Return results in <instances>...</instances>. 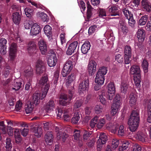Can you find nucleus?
I'll return each mask as SVG.
<instances>
[{
    "label": "nucleus",
    "instance_id": "nucleus-1",
    "mask_svg": "<svg viewBox=\"0 0 151 151\" xmlns=\"http://www.w3.org/2000/svg\"><path fill=\"white\" fill-rule=\"evenodd\" d=\"M107 71V68L104 66L101 67L98 70L95 79V82L97 83L94 87L95 91L99 90L101 86L104 84V75L106 74Z\"/></svg>",
    "mask_w": 151,
    "mask_h": 151
},
{
    "label": "nucleus",
    "instance_id": "nucleus-2",
    "mask_svg": "<svg viewBox=\"0 0 151 151\" xmlns=\"http://www.w3.org/2000/svg\"><path fill=\"white\" fill-rule=\"evenodd\" d=\"M139 120V112L137 110L133 111L128 121L129 128L132 132L135 131L137 129Z\"/></svg>",
    "mask_w": 151,
    "mask_h": 151
},
{
    "label": "nucleus",
    "instance_id": "nucleus-3",
    "mask_svg": "<svg viewBox=\"0 0 151 151\" xmlns=\"http://www.w3.org/2000/svg\"><path fill=\"white\" fill-rule=\"evenodd\" d=\"M130 72L131 74L133 75L135 85L138 88L140 87L141 78L139 66L137 65H133L130 68Z\"/></svg>",
    "mask_w": 151,
    "mask_h": 151
},
{
    "label": "nucleus",
    "instance_id": "nucleus-4",
    "mask_svg": "<svg viewBox=\"0 0 151 151\" xmlns=\"http://www.w3.org/2000/svg\"><path fill=\"white\" fill-rule=\"evenodd\" d=\"M105 124V120L102 118L99 119V117L96 116L91 120L90 125L91 127H94L96 124H97V127L99 129L102 128Z\"/></svg>",
    "mask_w": 151,
    "mask_h": 151
},
{
    "label": "nucleus",
    "instance_id": "nucleus-5",
    "mask_svg": "<svg viewBox=\"0 0 151 151\" xmlns=\"http://www.w3.org/2000/svg\"><path fill=\"white\" fill-rule=\"evenodd\" d=\"M73 67V61L68 60L66 62L64 65L62 72V76L66 77L71 72Z\"/></svg>",
    "mask_w": 151,
    "mask_h": 151
},
{
    "label": "nucleus",
    "instance_id": "nucleus-6",
    "mask_svg": "<svg viewBox=\"0 0 151 151\" xmlns=\"http://www.w3.org/2000/svg\"><path fill=\"white\" fill-rule=\"evenodd\" d=\"M17 46L16 43H12L9 48V58L10 60H13L16 57Z\"/></svg>",
    "mask_w": 151,
    "mask_h": 151
},
{
    "label": "nucleus",
    "instance_id": "nucleus-7",
    "mask_svg": "<svg viewBox=\"0 0 151 151\" xmlns=\"http://www.w3.org/2000/svg\"><path fill=\"white\" fill-rule=\"evenodd\" d=\"M37 74L40 75L44 73L46 70L45 63L40 59H39L36 62V65Z\"/></svg>",
    "mask_w": 151,
    "mask_h": 151
},
{
    "label": "nucleus",
    "instance_id": "nucleus-8",
    "mask_svg": "<svg viewBox=\"0 0 151 151\" xmlns=\"http://www.w3.org/2000/svg\"><path fill=\"white\" fill-rule=\"evenodd\" d=\"M99 138L97 144V150L99 151L102 147V145L106 143L107 139L105 134L103 133H100Z\"/></svg>",
    "mask_w": 151,
    "mask_h": 151
},
{
    "label": "nucleus",
    "instance_id": "nucleus-9",
    "mask_svg": "<svg viewBox=\"0 0 151 151\" xmlns=\"http://www.w3.org/2000/svg\"><path fill=\"white\" fill-rule=\"evenodd\" d=\"M89 86V80H85L81 82L79 86L78 92L80 94L85 93Z\"/></svg>",
    "mask_w": 151,
    "mask_h": 151
},
{
    "label": "nucleus",
    "instance_id": "nucleus-10",
    "mask_svg": "<svg viewBox=\"0 0 151 151\" xmlns=\"http://www.w3.org/2000/svg\"><path fill=\"white\" fill-rule=\"evenodd\" d=\"M73 95H60V104L63 106L66 105V103H70L73 97Z\"/></svg>",
    "mask_w": 151,
    "mask_h": 151
},
{
    "label": "nucleus",
    "instance_id": "nucleus-11",
    "mask_svg": "<svg viewBox=\"0 0 151 151\" xmlns=\"http://www.w3.org/2000/svg\"><path fill=\"white\" fill-rule=\"evenodd\" d=\"M41 29V27L40 25L36 23H34L31 27L30 35L31 36H35L40 33Z\"/></svg>",
    "mask_w": 151,
    "mask_h": 151
},
{
    "label": "nucleus",
    "instance_id": "nucleus-12",
    "mask_svg": "<svg viewBox=\"0 0 151 151\" xmlns=\"http://www.w3.org/2000/svg\"><path fill=\"white\" fill-rule=\"evenodd\" d=\"M141 8L145 12L150 13L151 11V4L148 0H141Z\"/></svg>",
    "mask_w": 151,
    "mask_h": 151
},
{
    "label": "nucleus",
    "instance_id": "nucleus-13",
    "mask_svg": "<svg viewBox=\"0 0 151 151\" xmlns=\"http://www.w3.org/2000/svg\"><path fill=\"white\" fill-rule=\"evenodd\" d=\"M109 14L107 13L108 16H119L120 10L118 7L115 5H113L110 8H109Z\"/></svg>",
    "mask_w": 151,
    "mask_h": 151
},
{
    "label": "nucleus",
    "instance_id": "nucleus-14",
    "mask_svg": "<svg viewBox=\"0 0 151 151\" xmlns=\"http://www.w3.org/2000/svg\"><path fill=\"white\" fill-rule=\"evenodd\" d=\"M96 63L93 60L90 61L88 65V70L89 75L93 76L96 70Z\"/></svg>",
    "mask_w": 151,
    "mask_h": 151
},
{
    "label": "nucleus",
    "instance_id": "nucleus-15",
    "mask_svg": "<svg viewBox=\"0 0 151 151\" xmlns=\"http://www.w3.org/2000/svg\"><path fill=\"white\" fill-rule=\"evenodd\" d=\"M57 62V57L55 53L51 54L48 58L47 63L50 67H54L56 64Z\"/></svg>",
    "mask_w": 151,
    "mask_h": 151
},
{
    "label": "nucleus",
    "instance_id": "nucleus-16",
    "mask_svg": "<svg viewBox=\"0 0 151 151\" xmlns=\"http://www.w3.org/2000/svg\"><path fill=\"white\" fill-rule=\"evenodd\" d=\"M55 130L57 133V138L58 140L61 138L63 142H65L68 137V135L65 133H63L61 129H59L58 127H56Z\"/></svg>",
    "mask_w": 151,
    "mask_h": 151
},
{
    "label": "nucleus",
    "instance_id": "nucleus-17",
    "mask_svg": "<svg viewBox=\"0 0 151 151\" xmlns=\"http://www.w3.org/2000/svg\"><path fill=\"white\" fill-rule=\"evenodd\" d=\"M78 41H75L71 43L66 51V54L68 55H71L75 52L78 46Z\"/></svg>",
    "mask_w": 151,
    "mask_h": 151
},
{
    "label": "nucleus",
    "instance_id": "nucleus-18",
    "mask_svg": "<svg viewBox=\"0 0 151 151\" xmlns=\"http://www.w3.org/2000/svg\"><path fill=\"white\" fill-rule=\"evenodd\" d=\"M7 42L5 38H1L0 40V52L2 55H4L6 53Z\"/></svg>",
    "mask_w": 151,
    "mask_h": 151
},
{
    "label": "nucleus",
    "instance_id": "nucleus-19",
    "mask_svg": "<svg viewBox=\"0 0 151 151\" xmlns=\"http://www.w3.org/2000/svg\"><path fill=\"white\" fill-rule=\"evenodd\" d=\"M135 137L139 140L143 142H145L147 140V135L146 133L141 131H138Z\"/></svg>",
    "mask_w": 151,
    "mask_h": 151
},
{
    "label": "nucleus",
    "instance_id": "nucleus-20",
    "mask_svg": "<svg viewBox=\"0 0 151 151\" xmlns=\"http://www.w3.org/2000/svg\"><path fill=\"white\" fill-rule=\"evenodd\" d=\"M112 107L119 109L121 105V101L119 95H116L113 99Z\"/></svg>",
    "mask_w": 151,
    "mask_h": 151
},
{
    "label": "nucleus",
    "instance_id": "nucleus-21",
    "mask_svg": "<svg viewBox=\"0 0 151 151\" xmlns=\"http://www.w3.org/2000/svg\"><path fill=\"white\" fill-rule=\"evenodd\" d=\"M38 44L41 53L43 55L45 54L47 49L46 42L43 40H40Z\"/></svg>",
    "mask_w": 151,
    "mask_h": 151
},
{
    "label": "nucleus",
    "instance_id": "nucleus-22",
    "mask_svg": "<svg viewBox=\"0 0 151 151\" xmlns=\"http://www.w3.org/2000/svg\"><path fill=\"white\" fill-rule=\"evenodd\" d=\"M118 129V134L119 136H122L124 135L125 132V128L123 125H121L119 127L118 124H116L115 127V129L113 131L114 132H116Z\"/></svg>",
    "mask_w": 151,
    "mask_h": 151
},
{
    "label": "nucleus",
    "instance_id": "nucleus-23",
    "mask_svg": "<svg viewBox=\"0 0 151 151\" xmlns=\"http://www.w3.org/2000/svg\"><path fill=\"white\" fill-rule=\"evenodd\" d=\"M12 18L14 23L18 24L20 23L21 20V15L19 12H14L12 16Z\"/></svg>",
    "mask_w": 151,
    "mask_h": 151
},
{
    "label": "nucleus",
    "instance_id": "nucleus-24",
    "mask_svg": "<svg viewBox=\"0 0 151 151\" xmlns=\"http://www.w3.org/2000/svg\"><path fill=\"white\" fill-rule=\"evenodd\" d=\"M46 95H33L32 97V104H35L36 106L40 102V100H42L45 97Z\"/></svg>",
    "mask_w": 151,
    "mask_h": 151
},
{
    "label": "nucleus",
    "instance_id": "nucleus-25",
    "mask_svg": "<svg viewBox=\"0 0 151 151\" xmlns=\"http://www.w3.org/2000/svg\"><path fill=\"white\" fill-rule=\"evenodd\" d=\"M137 37L139 42H143L145 37V31L143 29H139L137 32Z\"/></svg>",
    "mask_w": 151,
    "mask_h": 151
},
{
    "label": "nucleus",
    "instance_id": "nucleus-26",
    "mask_svg": "<svg viewBox=\"0 0 151 151\" xmlns=\"http://www.w3.org/2000/svg\"><path fill=\"white\" fill-rule=\"evenodd\" d=\"M36 45L34 42H29L28 44L27 50L29 53L31 55L35 50Z\"/></svg>",
    "mask_w": 151,
    "mask_h": 151
},
{
    "label": "nucleus",
    "instance_id": "nucleus-27",
    "mask_svg": "<svg viewBox=\"0 0 151 151\" xmlns=\"http://www.w3.org/2000/svg\"><path fill=\"white\" fill-rule=\"evenodd\" d=\"M91 45L90 42L87 41H86L82 45L81 47V50L82 53L86 54L90 50Z\"/></svg>",
    "mask_w": 151,
    "mask_h": 151
},
{
    "label": "nucleus",
    "instance_id": "nucleus-28",
    "mask_svg": "<svg viewBox=\"0 0 151 151\" xmlns=\"http://www.w3.org/2000/svg\"><path fill=\"white\" fill-rule=\"evenodd\" d=\"M23 82L22 80L17 79L14 83V87L12 88V89L18 91L22 87L23 88L24 85L22 83Z\"/></svg>",
    "mask_w": 151,
    "mask_h": 151
},
{
    "label": "nucleus",
    "instance_id": "nucleus-29",
    "mask_svg": "<svg viewBox=\"0 0 151 151\" xmlns=\"http://www.w3.org/2000/svg\"><path fill=\"white\" fill-rule=\"evenodd\" d=\"M35 105L30 101H28L26 105L25 111L27 114L31 113L33 111Z\"/></svg>",
    "mask_w": 151,
    "mask_h": 151
},
{
    "label": "nucleus",
    "instance_id": "nucleus-30",
    "mask_svg": "<svg viewBox=\"0 0 151 151\" xmlns=\"http://www.w3.org/2000/svg\"><path fill=\"white\" fill-rule=\"evenodd\" d=\"M45 141L47 144L52 143L53 142V137L51 132H47L45 136Z\"/></svg>",
    "mask_w": 151,
    "mask_h": 151
},
{
    "label": "nucleus",
    "instance_id": "nucleus-31",
    "mask_svg": "<svg viewBox=\"0 0 151 151\" xmlns=\"http://www.w3.org/2000/svg\"><path fill=\"white\" fill-rule=\"evenodd\" d=\"M24 76L27 78H29V81H31L33 77L34 73L33 70L31 67H29L28 69L24 71Z\"/></svg>",
    "mask_w": 151,
    "mask_h": 151
},
{
    "label": "nucleus",
    "instance_id": "nucleus-32",
    "mask_svg": "<svg viewBox=\"0 0 151 151\" xmlns=\"http://www.w3.org/2000/svg\"><path fill=\"white\" fill-rule=\"evenodd\" d=\"M10 81L11 79L9 78L5 81L4 80L2 81L1 83L3 86V88L4 89V91L6 93L8 92L9 89V86Z\"/></svg>",
    "mask_w": 151,
    "mask_h": 151
},
{
    "label": "nucleus",
    "instance_id": "nucleus-33",
    "mask_svg": "<svg viewBox=\"0 0 151 151\" xmlns=\"http://www.w3.org/2000/svg\"><path fill=\"white\" fill-rule=\"evenodd\" d=\"M148 19L147 15H145L142 16L138 21V25L143 26L145 25Z\"/></svg>",
    "mask_w": 151,
    "mask_h": 151
},
{
    "label": "nucleus",
    "instance_id": "nucleus-34",
    "mask_svg": "<svg viewBox=\"0 0 151 151\" xmlns=\"http://www.w3.org/2000/svg\"><path fill=\"white\" fill-rule=\"evenodd\" d=\"M33 132L35 135L37 137H40L42 134V129L40 127H34Z\"/></svg>",
    "mask_w": 151,
    "mask_h": 151
},
{
    "label": "nucleus",
    "instance_id": "nucleus-35",
    "mask_svg": "<svg viewBox=\"0 0 151 151\" xmlns=\"http://www.w3.org/2000/svg\"><path fill=\"white\" fill-rule=\"evenodd\" d=\"M142 65L145 75L147 76L148 74V63L147 61L145 60H144L142 62Z\"/></svg>",
    "mask_w": 151,
    "mask_h": 151
},
{
    "label": "nucleus",
    "instance_id": "nucleus-36",
    "mask_svg": "<svg viewBox=\"0 0 151 151\" xmlns=\"http://www.w3.org/2000/svg\"><path fill=\"white\" fill-rule=\"evenodd\" d=\"M48 82V76L46 74H44L43 75L40 79L39 81V83L42 85L49 83Z\"/></svg>",
    "mask_w": 151,
    "mask_h": 151
},
{
    "label": "nucleus",
    "instance_id": "nucleus-37",
    "mask_svg": "<svg viewBox=\"0 0 151 151\" xmlns=\"http://www.w3.org/2000/svg\"><path fill=\"white\" fill-rule=\"evenodd\" d=\"M55 104L54 101L50 100L47 103L45 106V109L47 111H51L55 108Z\"/></svg>",
    "mask_w": 151,
    "mask_h": 151
},
{
    "label": "nucleus",
    "instance_id": "nucleus-38",
    "mask_svg": "<svg viewBox=\"0 0 151 151\" xmlns=\"http://www.w3.org/2000/svg\"><path fill=\"white\" fill-rule=\"evenodd\" d=\"M108 92L109 94H114L115 92V88L114 83L110 82L108 85Z\"/></svg>",
    "mask_w": 151,
    "mask_h": 151
},
{
    "label": "nucleus",
    "instance_id": "nucleus-39",
    "mask_svg": "<svg viewBox=\"0 0 151 151\" xmlns=\"http://www.w3.org/2000/svg\"><path fill=\"white\" fill-rule=\"evenodd\" d=\"M70 110L68 109L65 111L63 115V118L65 121H67L70 120L71 115V113L70 112Z\"/></svg>",
    "mask_w": 151,
    "mask_h": 151
},
{
    "label": "nucleus",
    "instance_id": "nucleus-40",
    "mask_svg": "<svg viewBox=\"0 0 151 151\" xmlns=\"http://www.w3.org/2000/svg\"><path fill=\"white\" fill-rule=\"evenodd\" d=\"M80 114L78 112H75L72 118V122L73 124L78 123L80 119Z\"/></svg>",
    "mask_w": 151,
    "mask_h": 151
},
{
    "label": "nucleus",
    "instance_id": "nucleus-41",
    "mask_svg": "<svg viewBox=\"0 0 151 151\" xmlns=\"http://www.w3.org/2000/svg\"><path fill=\"white\" fill-rule=\"evenodd\" d=\"M122 11L124 16L127 19L130 17L133 16L132 13L127 8L123 9Z\"/></svg>",
    "mask_w": 151,
    "mask_h": 151
},
{
    "label": "nucleus",
    "instance_id": "nucleus-42",
    "mask_svg": "<svg viewBox=\"0 0 151 151\" xmlns=\"http://www.w3.org/2000/svg\"><path fill=\"white\" fill-rule=\"evenodd\" d=\"M128 87V83L125 81H123L121 85V92L124 94L126 93Z\"/></svg>",
    "mask_w": 151,
    "mask_h": 151
},
{
    "label": "nucleus",
    "instance_id": "nucleus-43",
    "mask_svg": "<svg viewBox=\"0 0 151 151\" xmlns=\"http://www.w3.org/2000/svg\"><path fill=\"white\" fill-rule=\"evenodd\" d=\"M34 10L32 9L29 8H26L24 9L25 14L27 17L30 18L33 15Z\"/></svg>",
    "mask_w": 151,
    "mask_h": 151
},
{
    "label": "nucleus",
    "instance_id": "nucleus-44",
    "mask_svg": "<svg viewBox=\"0 0 151 151\" xmlns=\"http://www.w3.org/2000/svg\"><path fill=\"white\" fill-rule=\"evenodd\" d=\"M115 61L118 63L122 64L123 63V55L119 54H117L115 56Z\"/></svg>",
    "mask_w": 151,
    "mask_h": 151
},
{
    "label": "nucleus",
    "instance_id": "nucleus-45",
    "mask_svg": "<svg viewBox=\"0 0 151 151\" xmlns=\"http://www.w3.org/2000/svg\"><path fill=\"white\" fill-rule=\"evenodd\" d=\"M52 28L49 25H46L44 28V32L47 36H50L52 34Z\"/></svg>",
    "mask_w": 151,
    "mask_h": 151
},
{
    "label": "nucleus",
    "instance_id": "nucleus-46",
    "mask_svg": "<svg viewBox=\"0 0 151 151\" xmlns=\"http://www.w3.org/2000/svg\"><path fill=\"white\" fill-rule=\"evenodd\" d=\"M132 50L130 46L127 45L124 48V55L132 56Z\"/></svg>",
    "mask_w": 151,
    "mask_h": 151
},
{
    "label": "nucleus",
    "instance_id": "nucleus-47",
    "mask_svg": "<svg viewBox=\"0 0 151 151\" xmlns=\"http://www.w3.org/2000/svg\"><path fill=\"white\" fill-rule=\"evenodd\" d=\"M75 75L73 73H71V75L69 76L68 77V81L66 82V85L69 86L70 84H71L75 80Z\"/></svg>",
    "mask_w": 151,
    "mask_h": 151
},
{
    "label": "nucleus",
    "instance_id": "nucleus-48",
    "mask_svg": "<svg viewBox=\"0 0 151 151\" xmlns=\"http://www.w3.org/2000/svg\"><path fill=\"white\" fill-rule=\"evenodd\" d=\"M119 144V141L118 140L116 139H113L111 142V149L115 150Z\"/></svg>",
    "mask_w": 151,
    "mask_h": 151
},
{
    "label": "nucleus",
    "instance_id": "nucleus-49",
    "mask_svg": "<svg viewBox=\"0 0 151 151\" xmlns=\"http://www.w3.org/2000/svg\"><path fill=\"white\" fill-rule=\"evenodd\" d=\"M6 151H11L12 148V144L11 143V140L9 138H7L6 141L5 146Z\"/></svg>",
    "mask_w": 151,
    "mask_h": 151
},
{
    "label": "nucleus",
    "instance_id": "nucleus-50",
    "mask_svg": "<svg viewBox=\"0 0 151 151\" xmlns=\"http://www.w3.org/2000/svg\"><path fill=\"white\" fill-rule=\"evenodd\" d=\"M98 13L99 14V16L100 17L103 18L107 15L106 14L105 10L103 9L99 8L98 10Z\"/></svg>",
    "mask_w": 151,
    "mask_h": 151
},
{
    "label": "nucleus",
    "instance_id": "nucleus-51",
    "mask_svg": "<svg viewBox=\"0 0 151 151\" xmlns=\"http://www.w3.org/2000/svg\"><path fill=\"white\" fill-rule=\"evenodd\" d=\"M49 83H47L43 88H42V94H47L50 87Z\"/></svg>",
    "mask_w": 151,
    "mask_h": 151
},
{
    "label": "nucleus",
    "instance_id": "nucleus-52",
    "mask_svg": "<svg viewBox=\"0 0 151 151\" xmlns=\"http://www.w3.org/2000/svg\"><path fill=\"white\" fill-rule=\"evenodd\" d=\"M8 102L10 106H12L14 105V102L16 101L15 97L14 96H12L10 95L8 97Z\"/></svg>",
    "mask_w": 151,
    "mask_h": 151
},
{
    "label": "nucleus",
    "instance_id": "nucleus-53",
    "mask_svg": "<svg viewBox=\"0 0 151 151\" xmlns=\"http://www.w3.org/2000/svg\"><path fill=\"white\" fill-rule=\"evenodd\" d=\"M127 19L128 20V23L129 26L132 27H134L136 22L135 20L134 19L133 16L130 17Z\"/></svg>",
    "mask_w": 151,
    "mask_h": 151
},
{
    "label": "nucleus",
    "instance_id": "nucleus-54",
    "mask_svg": "<svg viewBox=\"0 0 151 151\" xmlns=\"http://www.w3.org/2000/svg\"><path fill=\"white\" fill-rule=\"evenodd\" d=\"M40 16L43 22H47L48 21L49 18L46 14L43 12H41L40 14Z\"/></svg>",
    "mask_w": 151,
    "mask_h": 151
},
{
    "label": "nucleus",
    "instance_id": "nucleus-55",
    "mask_svg": "<svg viewBox=\"0 0 151 151\" xmlns=\"http://www.w3.org/2000/svg\"><path fill=\"white\" fill-rule=\"evenodd\" d=\"M59 76V72L58 70L56 71L54 73V76L53 77V83L54 84H56Z\"/></svg>",
    "mask_w": 151,
    "mask_h": 151
},
{
    "label": "nucleus",
    "instance_id": "nucleus-56",
    "mask_svg": "<svg viewBox=\"0 0 151 151\" xmlns=\"http://www.w3.org/2000/svg\"><path fill=\"white\" fill-rule=\"evenodd\" d=\"M134 95H130V96L129 103L131 104L134 105L136 103L137 97L136 95H135V96Z\"/></svg>",
    "mask_w": 151,
    "mask_h": 151
},
{
    "label": "nucleus",
    "instance_id": "nucleus-57",
    "mask_svg": "<svg viewBox=\"0 0 151 151\" xmlns=\"http://www.w3.org/2000/svg\"><path fill=\"white\" fill-rule=\"evenodd\" d=\"M120 26H122L120 27V28L122 30V32L124 34H126L128 32V31L127 27H126L125 24L124 22L120 23Z\"/></svg>",
    "mask_w": 151,
    "mask_h": 151
},
{
    "label": "nucleus",
    "instance_id": "nucleus-58",
    "mask_svg": "<svg viewBox=\"0 0 151 151\" xmlns=\"http://www.w3.org/2000/svg\"><path fill=\"white\" fill-rule=\"evenodd\" d=\"M74 139L76 141H78L80 137V131L79 130H77L74 132L73 135Z\"/></svg>",
    "mask_w": 151,
    "mask_h": 151
},
{
    "label": "nucleus",
    "instance_id": "nucleus-59",
    "mask_svg": "<svg viewBox=\"0 0 151 151\" xmlns=\"http://www.w3.org/2000/svg\"><path fill=\"white\" fill-rule=\"evenodd\" d=\"M97 26L95 25L91 26L88 30V33L89 35H91L94 33L96 29H97Z\"/></svg>",
    "mask_w": 151,
    "mask_h": 151
},
{
    "label": "nucleus",
    "instance_id": "nucleus-60",
    "mask_svg": "<svg viewBox=\"0 0 151 151\" xmlns=\"http://www.w3.org/2000/svg\"><path fill=\"white\" fill-rule=\"evenodd\" d=\"M102 106L100 105H96L94 109L95 113L97 114L101 113L102 112Z\"/></svg>",
    "mask_w": 151,
    "mask_h": 151
},
{
    "label": "nucleus",
    "instance_id": "nucleus-61",
    "mask_svg": "<svg viewBox=\"0 0 151 151\" xmlns=\"http://www.w3.org/2000/svg\"><path fill=\"white\" fill-rule=\"evenodd\" d=\"M22 106V103L20 101H18L15 106V110L17 111H19Z\"/></svg>",
    "mask_w": 151,
    "mask_h": 151
},
{
    "label": "nucleus",
    "instance_id": "nucleus-62",
    "mask_svg": "<svg viewBox=\"0 0 151 151\" xmlns=\"http://www.w3.org/2000/svg\"><path fill=\"white\" fill-rule=\"evenodd\" d=\"M132 151H142L141 147L138 144H135L132 148Z\"/></svg>",
    "mask_w": 151,
    "mask_h": 151
},
{
    "label": "nucleus",
    "instance_id": "nucleus-63",
    "mask_svg": "<svg viewBox=\"0 0 151 151\" xmlns=\"http://www.w3.org/2000/svg\"><path fill=\"white\" fill-rule=\"evenodd\" d=\"M90 135L91 134L89 132L85 131L83 135V140L84 141H86L89 139Z\"/></svg>",
    "mask_w": 151,
    "mask_h": 151
},
{
    "label": "nucleus",
    "instance_id": "nucleus-64",
    "mask_svg": "<svg viewBox=\"0 0 151 151\" xmlns=\"http://www.w3.org/2000/svg\"><path fill=\"white\" fill-rule=\"evenodd\" d=\"M131 56H129L124 55V63L125 64H130L131 60L130 59L131 58Z\"/></svg>",
    "mask_w": 151,
    "mask_h": 151
}]
</instances>
